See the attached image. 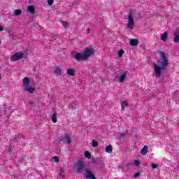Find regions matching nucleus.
Returning a JSON list of instances; mask_svg holds the SVG:
<instances>
[{"label":"nucleus","instance_id":"f257e3e1","mask_svg":"<svg viewBox=\"0 0 179 179\" xmlns=\"http://www.w3.org/2000/svg\"><path fill=\"white\" fill-rule=\"evenodd\" d=\"M159 59L154 63V75L157 78H160L163 74V71H166L169 67V55L167 53L160 51L159 52Z\"/></svg>","mask_w":179,"mask_h":179},{"label":"nucleus","instance_id":"f03ea898","mask_svg":"<svg viewBox=\"0 0 179 179\" xmlns=\"http://www.w3.org/2000/svg\"><path fill=\"white\" fill-rule=\"evenodd\" d=\"M23 88L25 92L29 93V94H33L36 92V87L30 86V78L25 77L23 80Z\"/></svg>","mask_w":179,"mask_h":179},{"label":"nucleus","instance_id":"7ed1b4c3","mask_svg":"<svg viewBox=\"0 0 179 179\" xmlns=\"http://www.w3.org/2000/svg\"><path fill=\"white\" fill-rule=\"evenodd\" d=\"M135 15L133 12H130L127 15V29L129 30H134L135 27Z\"/></svg>","mask_w":179,"mask_h":179},{"label":"nucleus","instance_id":"20e7f679","mask_svg":"<svg viewBox=\"0 0 179 179\" xmlns=\"http://www.w3.org/2000/svg\"><path fill=\"white\" fill-rule=\"evenodd\" d=\"M96 52V50L93 48H86L84 51L83 52V61H87V59H89L90 57H92V55H94Z\"/></svg>","mask_w":179,"mask_h":179},{"label":"nucleus","instance_id":"39448f33","mask_svg":"<svg viewBox=\"0 0 179 179\" xmlns=\"http://www.w3.org/2000/svg\"><path fill=\"white\" fill-rule=\"evenodd\" d=\"M24 55V54H23V52H17L10 57V61H11V62L19 61V59H22V58H23Z\"/></svg>","mask_w":179,"mask_h":179},{"label":"nucleus","instance_id":"423d86ee","mask_svg":"<svg viewBox=\"0 0 179 179\" xmlns=\"http://www.w3.org/2000/svg\"><path fill=\"white\" fill-rule=\"evenodd\" d=\"M116 79L118 80L119 83H122V82H125V79H127V72H122L120 75L116 76Z\"/></svg>","mask_w":179,"mask_h":179},{"label":"nucleus","instance_id":"0eeeda50","mask_svg":"<svg viewBox=\"0 0 179 179\" xmlns=\"http://www.w3.org/2000/svg\"><path fill=\"white\" fill-rule=\"evenodd\" d=\"M74 167L76 169L78 173H82V170H83L85 165H83V162L79 161L74 164Z\"/></svg>","mask_w":179,"mask_h":179},{"label":"nucleus","instance_id":"6e6552de","mask_svg":"<svg viewBox=\"0 0 179 179\" xmlns=\"http://www.w3.org/2000/svg\"><path fill=\"white\" fill-rule=\"evenodd\" d=\"M73 58L78 62H80V61H83V53L76 52L73 55Z\"/></svg>","mask_w":179,"mask_h":179},{"label":"nucleus","instance_id":"1a4fd4ad","mask_svg":"<svg viewBox=\"0 0 179 179\" xmlns=\"http://www.w3.org/2000/svg\"><path fill=\"white\" fill-rule=\"evenodd\" d=\"M84 176L85 178H87V179H96V176H94V175H93L92 171H90L89 169L85 170V173Z\"/></svg>","mask_w":179,"mask_h":179},{"label":"nucleus","instance_id":"9d476101","mask_svg":"<svg viewBox=\"0 0 179 179\" xmlns=\"http://www.w3.org/2000/svg\"><path fill=\"white\" fill-rule=\"evenodd\" d=\"M53 72L57 75V76H59L62 73V69L58 66H55L53 68Z\"/></svg>","mask_w":179,"mask_h":179},{"label":"nucleus","instance_id":"9b49d317","mask_svg":"<svg viewBox=\"0 0 179 179\" xmlns=\"http://www.w3.org/2000/svg\"><path fill=\"white\" fill-rule=\"evenodd\" d=\"M174 38H173V42L174 43H179V29H177L174 31Z\"/></svg>","mask_w":179,"mask_h":179},{"label":"nucleus","instance_id":"f8f14e48","mask_svg":"<svg viewBox=\"0 0 179 179\" xmlns=\"http://www.w3.org/2000/svg\"><path fill=\"white\" fill-rule=\"evenodd\" d=\"M129 44L131 45V47H136L139 44V41L138 39H130L129 40Z\"/></svg>","mask_w":179,"mask_h":179},{"label":"nucleus","instance_id":"ddd939ff","mask_svg":"<svg viewBox=\"0 0 179 179\" xmlns=\"http://www.w3.org/2000/svg\"><path fill=\"white\" fill-rule=\"evenodd\" d=\"M62 141L69 145L71 142V136H69V134H65Z\"/></svg>","mask_w":179,"mask_h":179},{"label":"nucleus","instance_id":"4468645a","mask_svg":"<svg viewBox=\"0 0 179 179\" xmlns=\"http://www.w3.org/2000/svg\"><path fill=\"white\" fill-rule=\"evenodd\" d=\"M66 73L69 76H75V69L70 68L66 70Z\"/></svg>","mask_w":179,"mask_h":179},{"label":"nucleus","instance_id":"2eb2a0df","mask_svg":"<svg viewBox=\"0 0 179 179\" xmlns=\"http://www.w3.org/2000/svg\"><path fill=\"white\" fill-rule=\"evenodd\" d=\"M27 12H29L31 15H34L36 12V8L33 6H29L27 10Z\"/></svg>","mask_w":179,"mask_h":179},{"label":"nucleus","instance_id":"dca6fc26","mask_svg":"<svg viewBox=\"0 0 179 179\" xmlns=\"http://www.w3.org/2000/svg\"><path fill=\"white\" fill-rule=\"evenodd\" d=\"M167 37H169V32L166 31L161 35V40L166 42L167 41Z\"/></svg>","mask_w":179,"mask_h":179},{"label":"nucleus","instance_id":"f3484780","mask_svg":"<svg viewBox=\"0 0 179 179\" xmlns=\"http://www.w3.org/2000/svg\"><path fill=\"white\" fill-rule=\"evenodd\" d=\"M128 101H123L121 103V108H122V111H124V110H125L126 107H128Z\"/></svg>","mask_w":179,"mask_h":179},{"label":"nucleus","instance_id":"a211bd4d","mask_svg":"<svg viewBox=\"0 0 179 179\" xmlns=\"http://www.w3.org/2000/svg\"><path fill=\"white\" fill-rule=\"evenodd\" d=\"M141 154L145 156L148 154V145H145L141 150Z\"/></svg>","mask_w":179,"mask_h":179},{"label":"nucleus","instance_id":"6ab92c4d","mask_svg":"<svg viewBox=\"0 0 179 179\" xmlns=\"http://www.w3.org/2000/svg\"><path fill=\"white\" fill-rule=\"evenodd\" d=\"M105 150L106 153H111L113 152V147L111 145H108L106 147Z\"/></svg>","mask_w":179,"mask_h":179},{"label":"nucleus","instance_id":"aec40b11","mask_svg":"<svg viewBox=\"0 0 179 179\" xmlns=\"http://www.w3.org/2000/svg\"><path fill=\"white\" fill-rule=\"evenodd\" d=\"M84 156L87 159H92V154H90V152H89V151H85L84 152Z\"/></svg>","mask_w":179,"mask_h":179},{"label":"nucleus","instance_id":"412c9836","mask_svg":"<svg viewBox=\"0 0 179 179\" xmlns=\"http://www.w3.org/2000/svg\"><path fill=\"white\" fill-rule=\"evenodd\" d=\"M51 120L52 122L55 124L57 122V113H54L53 115H52Z\"/></svg>","mask_w":179,"mask_h":179},{"label":"nucleus","instance_id":"4be33fe9","mask_svg":"<svg viewBox=\"0 0 179 179\" xmlns=\"http://www.w3.org/2000/svg\"><path fill=\"white\" fill-rule=\"evenodd\" d=\"M22 15V10H14V16H19Z\"/></svg>","mask_w":179,"mask_h":179},{"label":"nucleus","instance_id":"5701e85b","mask_svg":"<svg viewBox=\"0 0 179 179\" xmlns=\"http://www.w3.org/2000/svg\"><path fill=\"white\" fill-rule=\"evenodd\" d=\"M61 24H62V26L64 27H69V23H68V22H66V21L62 20Z\"/></svg>","mask_w":179,"mask_h":179},{"label":"nucleus","instance_id":"b1692460","mask_svg":"<svg viewBox=\"0 0 179 179\" xmlns=\"http://www.w3.org/2000/svg\"><path fill=\"white\" fill-rule=\"evenodd\" d=\"M124 54V50L121 49L119 51H117V55L120 58L122 57V55Z\"/></svg>","mask_w":179,"mask_h":179},{"label":"nucleus","instance_id":"393cba45","mask_svg":"<svg viewBox=\"0 0 179 179\" xmlns=\"http://www.w3.org/2000/svg\"><path fill=\"white\" fill-rule=\"evenodd\" d=\"M92 148H97V146H99V143H97V141H92Z\"/></svg>","mask_w":179,"mask_h":179},{"label":"nucleus","instance_id":"a878e982","mask_svg":"<svg viewBox=\"0 0 179 179\" xmlns=\"http://www.w3.org/2000/svg\"><path fill=\"white\" fill-rule=\"evenodd\" d=\"M140 164H141V162H139L138 160H134V166H139Z\"/></svg>","mask_w":179,"mask_h":179},{"label":"nucleus","instance_id":"bb28decb","mask_svg":"<svg viewBox=\"0 0 179 179\" xmlns=\"http://www.w3.org/2000/svg\"><path fill=\"white\" fill-rule=\"evenodd\" d=\"M53 160L56 162L58 163L59 162V158L57 156L53 157Z\"/></svg>","mask_w":179,"mask_h":179},{"label":"nucleus","instance_id":"cd10ccee","mask_svg":"<svg viewBox=\"0 0 179 179\" xmlns=\"http://www.w3.org/2000/svg\"><path fill=\"white\" fill-rule=\"evenodd\" d=\"M120 135V138H125V136H127V132L121 133Z\"/></svg>","mask_w":179,"mask_h":179},{"label":"nucleus","instance_id":"c85d7f7f","mask_svg":"<svg viewBox=\"0 0 179 179\" xmlns=\"http://www.w3.org/2000/svg\"><path fill=\"white\" fill-rule=\"evenodd\" d=\"M48 3L50 6L54 3V0H48Z\"/></svg>","mask_w":179,"mask_h":179},{"label":"nucleus","instance_id":"c756f323","mask_svg":"<svg viewBox=\"0 0 179 179\" xmlns=\"http://www.w3.org/2000/svg\"><path fill=\"white\" fill-rule=\"evenodd\" d=\"M152 169H157V167H159V164H152Z\"/></svg>","mask_w":179,"mask_h":179},{"label":"nucleus","instance_id":"7c9ffc66","mask_svg":"<svg viewBox=\"0 0 179 179\" xmlns=\"http://www.w3.org/2000/svg\"><path fill=\"white\" fill-rule=\"evenodd\" d=\"M139 176H141V174L139 173H136L134 175V178H138V177H139Z\"/></svg>","mask_w":179,"mask_h":179},{"label":"nucleus","instance_id":"2f4dec72","mask_svg":"<svg viewBox=\"0 0 179 179\" xmlns=\"http://www.w3.org/2000/svg\"><path fill=\"white\" fill-rule=\"evenodd\" d=\"M64 173H65V169H64V168H61L59 171V174H62Z\"/></svg>","mask_w":179,"mask_h":179},{"label":"nucleus","instance_id":"473e14b6","mask_svg":"<svg viewBox=\"0 0 179 179\" xmlns=\"http://www.w3.org/2000/svg\"><path fill=\"white\" fill-rule=\"evenodd\" d=\"M59 176L62 178H64L65 177V174L64 173H59Z\"/></svg>","mask_w":179,"mask_h":179},{"label":"nucleus","instance_id":"72a5a7b5","mask_svg":"<svg viewBox=\"0 0 179 179\" xmlns=\"http://www.w3.org/2000/svg\"><path fill=\"white\" fill-rule=\"evenodd\" d=\"M0 31H3V27L0 26Z\"/></svg>","mask_w":179,"mask_h":179},{"label":"nucleus","instance_id":"f704fd0d","mask_svg":"<svg viewBox=\"0 0 179 179\" xmlns=\"http://www.w3.org/2000/svg\"><path fill=\"white\" fill-rule=\"evenodd\" d=\"M89 33H90V29H87V34H89Z\"/></svg>","mask_w":179,"mask_h":179},{"label":"nucleus","instance_id":"c9c22d12","mask_svg":"<svg viewBox=\"0 0 179 179\" xmlns=\"http://www.w3.org/2000/svg\"><path fill=\"white\" fill-rule=\"evenodd\" d=\"M8 149L10 150V149H12V145H9Z\"/></svg>","mask_w":179,"mask_h":179},{"label":"nucleus","instance_id":"e433bc0d","mask_svg":"<svg viewBox=\"0 0 179 179\" xmlns=\"http://www.w3.org/2000/svg\"><path fill=\"white\" fill-rule=\"evenodd\" d=\"M1 74H0V79H1Z\"/></svg>","mask_w":179,"mask_h":179},{"label":"nucleus","instance_id":"4c0bfd02","mask_svg":"<svg viewBox=\"0 0 179 179\" xmlns=\"http://www.w3.org/2000/svg\"><path fill=\"white\" fill-rule=\"evenodd\" d=\"M0 44H1V39H0Z\"/></svg>","mask_w":179,"mask_h":179},{"label":"nucleus","instance_id":"58836bf2","mask_svg":"<svg viewBox=\"0 0 179 179\" xmlns=\"http://www.w3.org/2000/svg\"><path fill=\"white\" fill-rule=\"evenodd\" d=\"M59 142H61V140H59Z\"/></svg>","mask_w":179,"mask_h":179}]
</instances>
